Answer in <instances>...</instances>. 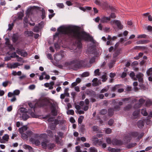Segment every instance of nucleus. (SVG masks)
<instances>
[{"label": "nucleus", "mask_w": 152, "mask_h": 152, "mask_svg": "<svg viewBox=\"0 0 152 152\" xmlns=\"http://www.w3.org/2000/svg\"><path fill=\"white\" fill-rule=\"evenodd\" d=\"M58 32L55 34V36H57L59 33L65 34L69 38L77 39L75 43H73L71 48V50H74L82 47L81 41L84 40L87 41L90 40L91 37L86 33L83 31H80L77 28H73L70 26H60L57 29Z\"/></svg>", "instance_id": "1"}, {"label": "nucleus", "mask_w": 152, "mask_h": 152, "mask_svg": "<svg viewBox=\"0 0 152 152\" xmlns=\"http://www.w3.org/2000/svg\"><path fill=\"white\" fill-rule=\"evenodd\" d=\"M76 62L75 64V67L80 68L85 67L86 66L88 63V61L86 60H84L78 61L77 60H75Z\"/></svg>", "instance_id": "2"}, {"label": "nucleus", "mask_w": 152, "mask_h": 152, "mask_svg": "<svg viewBox=\"0 0 152 152\" xmlns=\"http://www.w3.org/2000/svg\"><path fill=\"white\" fill-rule=\"evenodd\" d=\"M89 99H85V101H81L79 104L83 107V109L85 111H87L89 108Z\"/></svg>", "instance_id": "3"}, {"label": "nucleus", "mask_w": 152, "mask_h": 152, "mask_svg": "<svg viewBox=\"0 0 152 152\" xmlns=\"http://www.w3.org/2000/svg\"><path fill=\"white\" fill-rule=\"evenodd\" d=\"M65 56V53L63 51H61L60 53H56L54 55V59L56 61L61 60Z\"/></svg>", "instance_id": "4"}, {"label": "nucleus", "mask_w": 152, "mask_h": 152, "mask_svg": "<svg viewBox=\"0 0 152 152\" xmlns=\"http://www.w3.org/2000/svg\"><path fill=\"white\" fill-rule=\"evenodd\" d=\"M26 134L24 133H21V137L24 140H27L28 137H30L33 135V133L30 131L26 132Z\"/></svg>", "instance_id": "5"}, {"label": "nucleus", "mask_w": 152, "mask_h": 152, "mask_svg": "<svg viewBox=\"0 0 152 152\" xmlns=\"http://www.w3.org/2000/svg\"><path fill=\"white\" fill-rule=\"evenodd\" d=\"M110 23L111 24H115L118 27V29H122L123 28V25L121 24L120 21L118 20H113L111 21Z\"/></svg>", "instance_id": "6"}, {"label": "nucleus", "mask_w": 152, "mask_h": 152, "mask_svg": "<svg viewBox=\"0 0 152 152\" xmlns=\"http://www.w3.org/2000/svg\"><path fill=\"white\" fill-rule=\"evenodd\" d=\"M75 62L76 61L75 60L70 61L66 62L64 64V66L69 68H72L71 67L73 66H75Z\"/></svg>", "instance_id": "7"}, {"label": "nucleus", "mask_w": 152, "mask_h": 152, "mask_svg": "<svg viewBox=\"0 0 152 152\" xmlns=\"http://www.w3.org/2000/svg\"><path fill=\"white\" fill-rule=\"evenodd\" d=\"M112 144L115 145L121 146L122 144V142L121 140L114 138L112 140Z\"/></svg>", "instance_id": "8"}, {"label": "nucleus", "mask_w": 152, "mask_h": 152, "mask_svg": "<svg viewBox=\"0 0 152 152\" xmlns=\"http://www.w3.org/2000/svg\"><path fill=\"white\" fill-rule=\"evenodd\" d=\"M92 141L93 142V144L94 145L98 144L100 145L102 142V141L100 140H99L97 138L93 137L92 139Z\"/></svg>", "instance_id": "9"}, {"label": "nucleus", "mask_w": 152, "mask_h": 152, "mask_svg": "<svg viewBox=\"0 0 152 152\" xmlns=\"http://www.w3.org/2000/svg\"><path fill=\"white\" fill-rule=\"evenodd\" d=\"M110 20V17H106L105 16H103L100 19V22L102 23H107Z\"/></svg>", "instance_id": "10"}, {"label": "nucleus", "mask_w": 152, "mask_h": 152, "mask_svg": "<svg viewBox=\"0 0 152 152\" xmlns=\"http://www.w3.org/2000/svg\"><path fill=\"white\" fill-rule=\"evenodd\" d=\"M28 104L29 107L31 108V109L28 110V112L29 114H31L32 113H33L35 111V105L34 104H33L31 103L30 102L28 103Z\"/></svg>", "instance_id": "11"}, {"label": "nucleus", "mask_w": 152, "mask_h": 152, "mask_svg": "<svg viewBox=\"0 0 152 152\" xmlns=\"http://www.w3.org/2000/svg\"><path fill=\"white\" fill-rule=\"evenodd\" d=\"M145 122L144 118H142L141 120H139L137 123L138 127L140 128H142L144 126V123Z\"/></svg>", "instance_id": "12"}, {"label": "nucleus", "mask_w": 152, "mask_h": 152, "mask_svg": "<svg viewBox=\"0 0 152 152\" xmlns=\"http://www.w3.org/2000/svg\"><path fill=\"white\" fill-rule=\"evenodd\" d=\"M19 36L17 34H14L12 37V40L14 43H16L18 40Z\"/></svg>", "instance_id": "13"}, {"label": "nucleus", "mask_w": 152, "mask_h": 152, "mask_svg": "<svg viewBox=\"0 0 152 152\" xmlns=\"http://www.w3.org/2000/svg\"><path fill=\"white\" fill-rule=\"evenodd\" d=\"M143 75L141 73H139L136 75V78L138 80V81L139 82H142L143 81Z\"/></svg>", "instance_id": "14"}, {"label": "nucleus", "mask_w": 152, "mask_h": 152, "mask_svg": "<svg viewBox=\"0 0 152 152\" xmlns=\"http://www.w3.org/2000/svg\"><path fill=\"white\" fill-rule=\"evenodd\" d=\"M29 141L33 143H34L36 145H39L40 144V142L38 140H35L33 138H30Z\"/></svg>", "instance_id": "15"}, {"label": "nucleus", "mask_w": 152, "mask_h": 152, "mask_svg": "<svg viewBox=\"0 0 152 152\" xmlns=\"http://www.w3.org/2000/svg\"><path fill=\"white\" fill-rule=\"evenodd\" d=\"M149 117H152V112H151L150 113L149 115L145 119V122H146L147 125H150L151 124V121L148 119Z\"/></svg>", "instance_id": "16"}, {"label": "nucleus", "mask_w": 152, "mask_h": 152, "mask_svg": "<svg viewBox=\"0 0 152 152\" xmlns=\"http://www.w3.org/2000/svg\"><path fill=\"white\" fill-rule=\"evenodd\" d=\"M150 42V41L148 40H140L136 42L137 44H145Z\"/></svg>", "instance_id": "17"}, {"label": "nucleus", "mask_w": 152, "mask_h": 152, "mask_svg": "<svg viewBox=\"0 0 152 152\" xmlns=\"http://www.w3.org/2000/svg\"><path fill=\"white\" fill-rule=\"evenodd\" d=\"M27 53L24 50L20 49V55L23 57H26L28 55Z\"/></svg>", "instance_id": "18"}, {"label": "nucleus", "mask_w": 152, "mask_h": 152, "mask_svg": "<svg viewBox=\"0 0 152 152\" xmlns=\"http://www.w3.org/2000/svg\"><path fill=\"white\" fill-rule=\"evenodd\" d=\"M145 100L141 98L139 100V102L138 104H135L134 106V107L135 108L136 106L137 105H138V107H140L145 102Z\"/></svg>", "instance_id": "19"}, {"label": "nucleus", "mask_w": 152, "mask_h": 152, "mask_svg": "<svg viewBox=\"0 0 152 152\" xmlns=\"http://www.w3.org/2000/svg\"><path fill=\"white\" fill-rule=\"evenodd\" d=\"M24 34L27 37L32 36L33 33L31 31H27L24 32Z\"/></svg>", "instance_id": "20"}, {"label": "nucleus", "mask_w": 152, "mask_h": 152, "mask_svg": "<svg viewBox=\"0 0 152 152\" xmlns=\"http://www.w3.org/2000/svg\"><path fill=\"white\" fill-rule=\"evenodd\" d=\"M27 126H23L22 127L20 128V133H23L24 132H26V131L27 130Z\"/></svg>", "instance_id": "21"}, {"label": "nucleus", "mask_w": 152, "mask_h": 152, "mask_svg": "<svg viewBox=\"0 0 152 152\" xmlns=\"http://www.w3.org/2000/svg\"><path fill=\"white\" fill-rule=\"evenodd\" d=\"M48 142V141L46 140L42 142H41V145L42 148H46L47 147V144Z\"/></svg>", "instance_id": "22"}, {"label": "nucleus", "mask_w": 152, "mask_h": 152, "mask_svg": "<svg viewBox=\"0 0 152 152\" xmlns=\"http://www.w3.org/2000/svg\"><path fill=\"white\" fill-rule=\"evenodd\" d=\"M140 113V110H136L133 113V115L134 118H137L139 116V115Z\"/></svg>", "instance_id": "23"}, {"label": "nucleus", "mask_w": 152, "mask_h": 152, "mask_svg": "<svg viewBox=\"0 0 152 152\" xmlns=\"http://www.w3.org/2000/svg\"><path fill=\"white\" fill-rule=\"evenodd\" d=\"M130 137H136L138 136V133L137 132H133L129 134Z\"/></svg>", "instance_id": "24"}, {"label": "nucleus", "mask_w": 152, "mask_h": 152, "mask_svg": "<svg viewBox=\"0 0 152 152\" xmlns=\"http://www.w3.org/2000/svg\"><path fill=\"white\" fill-rule=\"evenodd\" d=\"M114 110L113 108H110L108 110V115L110 116H112L114 114Z\"/></svg>", "instance_id": "25"}, {"label": "nucleus", "mask_w": 152, "mask_h": 152, "mask_svg": "<svg viewBox=\"0 0 152 152\" xmlns=\"http://www.w3.org/2000/svg\"><path fill=\"white\" fill-rule=\"evenodd\" d=\"M54 126L53 127H51V130H54L55 129V128L56 126V125L59 123V121L57 120H55L54 121Z\"/></svg>", "instance_id": "26"}, {"label": "nucleus", "mask_w": 152, "mask_h": 152, "mask_svg": "<svg viewBox=\"0 0 152 152\" xmlns=\"http://www.w3.org/2000/svg\"><path fill=\"white\" fill-rule=\"evenodd\" d=\"M23 148L25 149H28L30 151L32 150V148L31 146L27 145H24L23 146Z\"/></svg>", "instance_id": "27"}, {"label": "nucleus", "mask_w": 152, "mask_h": 152, "mask_svg": "<svg viewBox=\"0 0 152 152\" xmlns=\"http://www.w3.org/2000/svg\"><path fill=\"white\" fill-rule=\"evenodd\" d=\"M20 111L23 114L26 113L27 112L28 113V110H27V109L23 107H21L20 109Z\"/></svg>", "instance_id": "28"}, {"label": "nucleus", "mask_w": 152, "mask_h": 152, "mask_svg": "<svg viewBox=\"0 0 152 152\" xmlns=\"http://www.w3.org/2000/svg\"><path fill=\"white\" fill-rule=\"evenodd\" d=\"M141 113L145 116H146L148 115V113L145 108L141 110Z\"/></svg>", "instance_id": "29"}, {"label": "nucleus", "mask_w": 152, "mask_h": 152, "mask_svg": "<svg viewBox=\"0 0 152 152\" xmlns=\"http://www.w3.org/2000/svg\"><path fill=\"white\" fill-rule=\"evenodd\" d=\"M55 146V145L53 143H49L47 145V148L51 150Z\"/></svg>", "instance_id": "30"}, {"label": "nucleus", "mask_w": 152, "mask_h": 152, "mask_svg": "<svg viewBox=\"0 0 152 152\" xmlns=\"http://www.w3.org/2000/svg\"><path fill=\"white\" fill-rule=\"evenodd\" d=\"M51 113L53 116H55L57 115V110L56 108L52 109Z\"/></svg>", "instance_id": "31"}, {"label": "nucleus", "mask_w": 152, "mask_h": 152, "mask_svg": "<svg viewBox=\"0 0 152 152\" xmlns=\"http://www.w3.org/2000/svg\"><path fill=\"white\" fill-rule=\"evenodd\" d=\"M130 77L134 80H137V78L135 77V74L133 72H131L130 74Z\"/></svg>", "instance_id": "32"}, {"label": "nucleus", "mask_w": 152, "mask_h": 152, "mask_svg": "<svg viewBox=\"0 0 152 152\" xmlns=\"http://www.w3.org/2000/svg\"><path fill=\"white\" fill-rule=\"evenodd\" d=\"M84 118V117L83 115H81L78 118V123L79 124H81L82 123Z\"/></svg>", "instance_id": "33"}, {"label": "nucleus", "mask_w": 152, "mask_h": 152, "mask_svg": "<svg viewBox=\"0 0 152 152\" xmlns=\"http://www.w3.org/2000/svg\"><path fill=\"white\" fill-rule=\"evenodd\" d=\"M97 79L96 78H95L93 79L92 80V82L93 83L92 84V85L94 86H96L98 85V83L97 82Z\"/></svg>", "instance_id": "34"}, {"label": "nucleus", "mask_w": 152, "mask_h": 152, "mask_svg": "<svg viewBox=\"0 0 152 152\" xmlns=\"http://www.w3.org/2000/svg\"><path fill=\"white\" fill-rule=\"evenodd\" d=\"M89 150L90 152H97V149L94 147H90L89 149Z\"/></svg>", "instance_id": "35"}, {"label": "nucleus", "mask_w": 152, "mask_h": 152, "mask_svg": "<svg viewBox=\"0 0 152 152\" xmlns=\"http://www.w3.org/2000/svg\"><path fill=\"white\" fill-rule=\"evenodd\" d=\"M22 119L24 121L26 120L29 118V116L26 113L23 114L22 115Z\"/></svg>", "instance_id": "36"}, {"label": "nucleus", "mask_w": 152, "mask_h": 152, "mask_svg": "<svg viewBox=\"0 0 152 152\" xmlns=\"http://www.w3.org/2000/svg\"><path fill=\"white\" fill-rule=\"evenodd\" d=\"M42 15H41L42 18V19H44L46 17L45 12V10L43 8H42L41 10Z\"/></svg>", "instance_id": "37"}, {"label": "nucleus", "mask_w": 152, "mask_h": 152, "mask_svg": "<svg viewBox=\"0 0 152 152\" xmlns=\"http://www.w3.org/2000/svg\"><path fill=\"white\" fill-rule=\"evenodd\" d=\"M109 89L108 87H105L102 88L100 91V93H104L106 92Z\"/></svg>", "instance_id": "38"}, {"label": "nucleus", "mask_w": 152, "mask_h": 152, "mask_svg": "<svg viewBox=\"0 0 152 152\" xmlns=\"http://www.w3.org/2000/svg\"><path fill=\"white\" fill-rule=\"evenodd\" d=\"M9 139V136L7 134H5L4 136L2 137V139L3 140L6 141H7Z\"/></svg>", "instance_id": "39"}, {"label": "nucleus", "mask_w": 152, "mask_h": 152, "mask_svg": "<svg viewBox=\"0 0 152 152\" xmlns=\"http://www.w3.org/2000/svg\"><path fill=\"white\" fill-rule=\"evenodd\" d=\"M120 53V51L119 50H117L115 51L113 54V57L114 58H116Z\"/></svg>", "instance_id": "40"}, {"label": "nucleus", "mask_w": 152, "mask_h": 152, "mask_svg": "<svg viewBox=\"0 0 152 152\" xmlns=\"http://www.w3.org/2000/svg\"><path fill=\"white\" fill-rule=\"evenodd\" d=\"M89 75V73L88 72H86L83 73L81 75V76L82 77H88Z\"/></svg>", "instance_id": "41"}, {"label": "nucleus", "mask_w": 152, "mask_h": 152, "mask_svg": "<svg viewBox=\"0 0 152 152\" xmlns=\"http://www.w3.org/2000/svg\"><path fill=\"white\" fill-rule=\"evenodd\" d=\"M107 111L106 109H104L101 110L100 112L101 114L104 115L106 114L107 113Z\"/></svg>", "instance_id": "42"}, {"label": "nucleus", "mask_w": 152, "mask_h": 152, "mask_svg": "<svg viewBox=\"0 0 152 152\" xmlns=\"http://www.w3.org/2000/svg\"><path fill=\"white\" fill-rule=\"evenodd\" d=\"M69 94L68 93H64L61 94L60 95V98L62 99H63L65 96H69Z\"/></svg>", "instance_id": "43"}, {"label": "nucleus", "mask_w": 152, "mask_h": 152, "mask_svg": "<svg viewBox=\"0 0 152 152\" xmlns=\"http://www.w3.org/2000/svg\"><path fill=\"white\" fill-rule=\"evenodd\" d=\"M67 114L69 115H73L74 114V111L72 110H70L67 111Z\"/></svg>", "instance_id": "44"}, {"label": "nucleus", "mask_w": 152, "mask_h": 152, "mask_svg": "<svg viewBox=\"0 0 152 152\" xmlns=\"http://www.w3.org/2000/svg\"><path fill=\"white\" fill-rule=\"evenodd\" d=\"M94 73L95 75L96 76H99L100 75V74L99 72V70L98 69H97L95 70Z\"/></svg>", "instance_id": "45"}, {"label": "nucleus", "mask_w": 152, "mask_h": 152, "mask_svg": "<svg viewBox=\"0 0 152 152\" xmlns=\"http://www.w3.org/2000/svg\"><path fill=\"white\" fill-rule=\"evenodd\" d=\"M19 66V63H14L13 64L11 65V68H15Z\"/></svg>", "instance_id": "46"}, {"label": "nucleus", "mask_w": 152, "mask_h": 152, "mask_svg": "<svg viewBox=\"0 0 152 152\" xmlns=\"http://www.w3.org/2000/svg\"><path fill=\"white\" fill-rule=\"evenodd\" d=\"M147 37V35L145 34H142L138 35V38H145Z\"/></svg>", "instance_id": "47"}, {"label": "nucleus", "mask_w": 152, "mask_h": 152, "mask_svg": "<svg viewBox=\"0 0 152 152\" xmlns=\"http://www.w3.org/2000/svg\"><path fill=\"white\" fill-rule=\"evenodd\" d=\"M120 85H116L114 87H112L111 90L112 91H115L119 87Z\"/></svg>", "instance_id": "48"}, {"label": "nucleus", "mask_w": 152, "mask_h": 152, "mask_svg": "<svg viewBox=\"0 0 152 152\" xmlns=\"http://www.w3.org/2000/svg\"><path fill=\"white\" fill-rule=\"evenodd\" d=\"M46 75V72H42V75L39 77V80H42L44 79V76Z\"/></svg>", "instance_id": "49"}, {"label": "nucleus", "mask_w": 152, "mask_h": 152, "mask_svg": "<svg viewBox=\"0 0 152 152\" xmlns=\"http://www.w3.org/2000/svg\"><path fill=\"white\" fill-rule=\"evenodd\" d=\"M8 26L9 27L8 30L9 31H11L13 28V27L14 26V23H11V24L9 23Z\"/></svg>", "instance_id": "50"}, {"label": "nucleus", "mask_w": 152, "mask_h": 152, "mask_svg": "<svg viewBox=\"0 0 152 152\" xmlns=\"http://www.w3.org/2000/svg\"><path fill=\"white\" fill-rule=\"evenodd\" d=\"M131 107L132 106L131 105H128L124 108V110L125 111H127L130 109Z\"/></svg>", "instance_id": "51"}, {"label": "nucleus", "mask_w": 152, "mask_h": 152, "mask_svg": "<svg viewBox=\"0 0 152 152\" xmlns=\"http://www.w3.org/2000/svg\"><path fill=\"white\" fill-rule=\"evenodd\" d=\"M39 30V28L38 26H35L34 28L33 31L34 32H38Z\"/></svg>", "instance_id": "52"}, {"label": "nucleus", "mask_w": 152, "mask_h": 152, "mask_svg": "<svg viewBox=\"0 0 152 152\" xmlns=\"http://www.w3.org/2000/svg\"><path fill=\"white\" fill-rule=\"evenodd\" d=\"M120 109V107L118 105L115 106L113 109L114 111H119Z\"/></svg>", "instance_id": "53"}, {"label": "nucleus", "mask_w": 152, "mask_h": 152, "mask_svg": "<svg viewBox=\"0 0 152 152\" xmlns=\"http://www.w3.org/2000/svg\"><path fill=\"white\" fill-rule=\"evenodd\" d=\"M106 142L108 144H110L112 143V141L111 138L109 137H107L106 138Z\"/></svg>", "instance_id": "54"}, {"label": "nucleus", "mask_w": 152, "mask_h": 152, "mask_svg": "<svg viewBox=\"0 0 152 152\" xmlns=\"http://www.w3.org/2000/svg\"><path fill=\"white\" fill-rule=\"evenodd\" d=\"M14 96L18 95L19 94V90L18 89L15 90L13 92Z\"/></svg>", "instance_id": "55"}, {"label": "nucleus", "mask_w": 152, "mask_h": 152, "mask_svg": "<svg viewBox=\"0 0 152 152\" xmlns=\"http://www.w3.org/2000/svg\"><path fill=\"white\" fill-rule=\"evenodd\" d=\"M152 103L151 101L149 100H147L145 103V105L146 106H149L151 105Z\"/></svg>", "instance_id": "56"}, {"label": "nucleus", "mask_w": 152, "mask_h": 152, "mask_svg": "<svg viewBox=\"0 0 152 152\" xmlns=\"http://www.w3.org/2000/svg\"><path fill=\"white\" fill-rule=\"evenodd\" d=\"M56 5L60 8H63L64 7L63 3H57Z\"/></svg>", "instance_id": "57"}, {"label": "nucleus", "mask_w": 152, "mask_h": 152, "mask_svg": "<svg viewBox=\"0 0 152 152\" xmlns=\"http://www.w3.org/2000/svg\"><path fill=\"white\" fill-rule=\"evenodd\" d=\"M39 137L41 138H45L47 137V134L45 133L41 134L39 135Z\"/></svg>", "instance_id": "58"}, {"label": "nucleus", "mask_w": 152, "mask_h": 152, "mask_svg": "<svg viewBox=\"0 0 152 152\" xmlns=\"http://www.w3.org/2000/svg\"><path fill=\"white\" fill-rule=\"evenodd\" d=\"M86 94L87 95H89L91 93L92 94H94V95L95 94V92L94 91L92 90H87L86 91Z\"/></svg>", "instance_id": "59"}, {"label": "nucleus", "mask_w": 152, "mask_h": 152, "mask_svg": "<svg viewBox=\"0 0 152 152\" xmlns=\"http://www.w3.org/2000/svg\"><path fill=\"white\" fill-rule=\"evenodd\" d=\"M76 151L75 152H81L80 150V147L79 146H77L75 147Z\"/></svg>", "instance_id": "60"}, {"label": "nucleus", "mask_w": 152, "mask_h": 152, "mask_svg": "<svg viewBox=\"0 0 152 152\" xmlns=\"http://www.w3.org/2000/svg\"><path fill=\"white\" fill-rule=\"evenodd\" d=\"M105 132L106 134H110L111 133L112 130L110 129L109 128H107L106 129Z\"/></svg>", "instance_id": "61"}, {"label": "nucleus", "mask_w": 152, "mask_h": 152, "mask_svg": "<svg viewBox=\"0 0 152 152\" xmlns=\"http://www.w3.org/2000/svg\"><path fill=\"white\" fill-rule=\"evenodd\" d=\"M121 150L120 149H115L114 148H112L111 152H119Z\"/></svg>", "instance_id": "62"}, {"label": "nucleus", "mask_w": 152, "mask_h": 152, "mask_svg": "<svg viewBox=\"0 0 152 152\" xmlns=\"http://www.w3.org/2000/svg\"><path fill=\"white\" fill-rule=\"evenodd\" d=\"M48 135L50 136H53V134L52 131L50 130H47L46 131Z\"/></svg>", "instance_id": "63"}, {"label": "nucleus", "mask_w": 152, "mask_h": 152, "mask_svg": "<svg viewBox=\"0 0 152 152\" xmlns=\"http://www.w3.org/2000/svg\"><path fill=\"white\" fill-rule=\"evenodd\" d=\"M152 72V68H151L147 71V73L148 75H150L151 74V73Z\"/></svg>", "instance_id": "64"}]
</instances>
